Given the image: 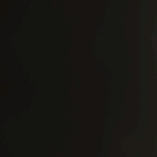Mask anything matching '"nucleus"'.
I'll list each match as a JSON object with an SVG mask.
<instances>
[{
    "label": "nucleus",
    "instance_id": "obj_2",
    "mask_svg": "<svg viewBox=\"0 0 157 157\" xmlns=\"http://www.w3.org/2000/svg\"><path fill=\"white\" fill-rule=\"evenodd\" d=\"M8 82L9 83L10 82V81L9 79H8Z\"/></svg>",
    "mask_w": 157,
    "mask_h": 157
},
{
    "label": "nucleus",
    "instance_id": "obj_3",
    "mask_svg": "<svg viewBox=\"0 0 157 157\" xmlns=\"http://www.w3.org/2000/svg\"><path fill=\"white\" fill-rule=\"evenodd\" d=\"M8 73H9V74H10V72H9V71L8 72Z\"/></svg>",
    "mask_w": 157,
    "mask_h": 157
},
{
    "label": "nucleus",
    "instance_id": "obj_1",
    "mask_svg": "<svg viewBox=\"0 0 157 157\" xmlns=\"http://www.w3.org/2000/svg\"><path fill=\"white\" fill-rule=\"evenodd\" d=\"M12 1V0H7V2L8 3L10 4Z\"/></svg>",
    "mask_w": 157,
    "mask_h": 157
}]
</instances>
